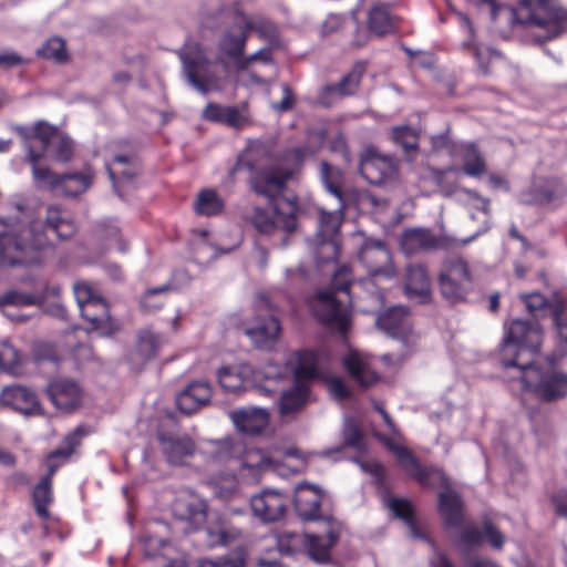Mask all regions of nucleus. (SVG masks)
<instances>
[{
  "label": "nucleus",
  "mask_w": 567,
  "mask_h": 567,
  "mask_svg": "<svg viewBox=\"0 0 567 567\" xmlns=\"http://www.w3.org/2000/svg\"><path fill=\"white\" fill-rule=\"evenodd\" d=\"M76 229L74 220L56 205L47 207L44 220L33 219L20 227L11 218L0 217V267L41 266L43 250L49 245L47 230L60 240H68Z\"/></svg>",
  "instance_id": "obj_1"
},
{
  "label": "nucleus",
  "mask_w": 567,
  "mask_h": 567,
  "mask_svg": "<svg viewBox=\"0 0 567 567\" xmlns=\"http://www.w3.org/2000/svg\"><path fill=\"white\" fill-rule=\"evenodd\" d=\"M383 445L396 457L404 473L422 486H431V478L439 477L445 489L439 493L437 512L446 528H458L464 522V503L461 495L451 489L446 473L436 466H423L410 449L395 443L388 436H380Z\"/></svg>",
  "instance_id": "obj_2"
},
{
  "label": "nucleus",
  "mask_w": 567,
  "mask_h": 567,
  "mask_svg": "<svg viewBox=\"0 0 567 567\" xmlns=\"http://www.w3.org/2000/svg\"><path fill=\"white\" fill-rule=\"evenodd\" d=\"M532 321L528 319H513L504 323V337L498 347L497 355L505 369H516L517 377L512 378V388L522 395L525 404V395L532 391L528 374L532 371Z\"/></svg>",
  "instance_id": "obj_3"
},
{
  "label": "nucleus",
  "mask_w": 567,
  "mask_h": 567,
  "mask_svg": "<svg viewBox=\"0 0 567 567\" xmlns=\"http://www.w3.org/2000/svg\"><path fill=\"white\" fill-rule=\"evenodd\" d=\"M284 161L292 162V167L270 166L255 167L254 163L237 158L235 165L229 169V175L234 176L237 172L247 168L250 171L249 186L257 195L264 196L269 204H275L282 197L280 195L286 190L287 183L301 169L305 161V150L293 147L284 155Z\"/></svg>",
  "instance_id": "obj_4"
},
{
  "label": "nucleus",
  "mask_w": 567,
  "mask_h": 567,
  "mask_svg": "<svg viewBox=\"0 0 567 567\" xmlns=\"http://www.w3.org/2000/svg\"><path fill=\"white\" fill-rule=\"evenodd\" d=\"M43 159V152L29 151V165L38 188L61 193L64 196L75 197L83 194L91 186V177L82 173L56 174L49 167L39 166Z\"/></svg>",
  "instance_id": "obj_5"
},
{
  "label": "nucleus",
  "mask_w": 567,
  "mask_h": 567,
  "mask_svg": "<svg viewBox=\"0 0 567 567\" xmlns=\"http://www.w3.org/2000/svg\"><path fill=\"white\" fill-rule=\"evenodd\" d=\"M272 206L274 216L261 207H255L250 216L251 225L258 233L264 235H271L277 229H281L288 234L293 233L298 227V216L301 213V207L298 197H282Z\"/></svg>",
  "instance_id": "obj_6"
},
{
  "label": "nucleus",
  "mask_w": 567,
  "mask_h": 567,
  "mask_svg": "<svg viewBox=\"0 0 567 567\" xmlns=\"http://www.w3.org/2000/svg\"><path fill=\"white\" fill-rule=\"evenodd\" d=\"M540 309L549 312L557 332L554 350L544 358L547 371H553L557 370L556 367L567 355V322L563 319V315L567 310V298H563L558 292H554L551 298L534 292V312Z\"/></svg>",
  "instance_id": "obj_7"
},
{
  "label": "nucleus",
  "mask_w": 567,
  "mask_h": 567,
  "mask_svg": "<svg viewBox=\"0 0 567 567\" xmlns=\"http://www.w3.org/2000/svg\"><path fill=\"white\" fill-rule=\"evenodd\" d=\"M442 297L451 305L464 302L473 290V276L467 261L451 258L444 261L439 275Z\"/></svg>",
  "instance_id": "obj_8"
},
{
  "label": "nucleus",
  "mask_w": 567,
  "mask_h": 567,
  "mask_svg": "<svg viewBox=\"0 0 567 567\" xmlns=\"http://www.w3.org/2000/svg\"><path fill=\"white\" fill-rule=\"evenodd\" d=\"M308 306L315 319L324 327L336 329L346 336L350 329V318L342 308L334 291L318 290L308 300Z\"/></svg>",
  "instance_id": "obj_9"
},
{
  "label": "nucleus",
  "mask_w": 567,
  "mask_h": 567,
  "mask_svg": "<svg viewBox=\"0 0 567 567\" xmlns=\"http://www.w3.org/2000/svg\"><path fill=\"white\" fill-rule=\"evenodd\" d=\"M156 440L162 455L169 465L184 466L194 457L197 445L193 437L178 430H168L159 425Z\"/></svg>",
  "instance_id": "obj_10"
},
{
  "label": "nucleus",
  "mask_w": 567,
  "mask_h": 567,
  "mask_svg": "<svg viewBox=\"0 0 567 567\" xmlns=\"http://www.w3.org/2000/svg\"><path fill=\"white\" fill-rule=\"evenodd\" d=\"M534 27L546 32L534 33V42L556 38L567 30V9L561 7L559 0H534Z\"/></svg>",
  "instance_id": "obj_11"
},
{
  "label": "nucleus",
  "mask_w": 567,
  "mask_h": 567,
  "mask_svg": "<svg viewBox=\"0 0 567 567\" xmlns=\"http://www.w3.org/2000/svg\"><path fill=\"white\" fill-rule=\"evenodd\" d=\"M188 82L199 92L206 94L217 86L218 78L210 70L213 62L207 58L199 44H195L181 55Z\"/></svg>",
  "instance_id": "obj_12"
},
{
  "label": "nucleus",
  "mask_w": 567,
  "mask_h": 567,
  "mask_svg": "<svg viewBox=\"0 0 567 567\" xmlns=\"http://www.w3.org/2000/svg\"><path fill=\"white\" fill-rule=\"evenodd\" d=\"M328 528L324 534L306 533L301 535V545L309 557L316 564L331 563V549L338 544L341 536L340 524L333 519H327Z\"/></svg>",
  "instance_id": "obj_13"
},
{
  "label": "nucleus",
  "mask_w": 567,
  "mask_h": 567,
  "mask_svg": "<svg viewBox=\"0 0 567 567\" xmlns=\"http://www.w3.org/2000/svg\"><path fill=\"white\" fill-rule=\"evenodd\" d=\"M359 171L372 185H381L394 179L399 172L398 162L380 154L374 147H367L361 156Z\"/></svg>",
  "instance_id": "obj_14"
},
{
  "label": "nucleus",
  "mask_w": 567,
  "mask_h": 567,
  "mask_svg": "<svg viewBox=\"0 0 567 567\" xmlns=\"http://www.w3.org/2000/svg\"><path fill=\"white\" fill-rule=\"evenodd\" d=\"M52 404L62 412H73L82 404L84 390L74 379L56 377L49 381L45 388Z\"/></svg>",
  "instance_id": "obj_15"
},
{
  "label": "nucleus",
  "mask_w": 567,
  "mask_h": 567,
  "mask_svg": "<svg viewBox=\"0 0 567 567\" xmlns=\"http://www.w3.org/2000/svg\"><path fill=\"white\" fill-rule=\"evenodd\" d=\"M241 452L243 467L258 472L267 468L270 465L269 457H267L261 450L255 447L244 449L241 442H236L230 439L224 440L218 444L215 458L218 461H227L236 457Z\"/></svg>",
  "instance_id": "obj_16"
},
{
  "label": "nucleus",
  "mask_w": 567,
  "mask_h": 567,
  "mask_svg": "<svg viewBox=\"0 0 567 567\" xmlns=\"http://www.w3.org/2000/svg\"><path fill=\"white\" fill-rule=\"evenodd\" d=\"M538 370V382L534 384V394L544 402H555L567 395V373L560 370L544 371L536 367L534 361V371Z\"/></svg>",
  "instance_id": "obj_17"
},
{
  "label": "nucleus",
  "mask_w": 567,
  "mask_h": 567,
  "mask_svg": "<svg viewBox=\"0 0 567 567\" xmlns=\"http://www.w3.org/2000/svg\"><path fill=\"white\" fill-rule=\"evenodd\" d=\"M83 436L84 431L80 426H78L71 433L64 436L62 441V446L51 451L47 455L45 463L48 472L45 475L40 477V481L53 485L54 475L56 474L60 467L68 463V461L73 455L75 450L80 446Z\"/></svg>",
  "instance_id": "obj_18"
},
{
  "label": "nucleus",
  "mask_w": 567,
  "mask_h": 567,
  "mask_svg": "<svg viewBox=\"0 0 567 567\" xmlns=\"http://www.w3.org/2000/svg\"><path fill=\"white\" fill-rule=\"evenodd\" d=\"M83 436L84 431L80 426H78L71 433L64 436L62 441V446L51 451L47 455L45 463L48 472L45 475L40 477V481L53 485L54 475L56 474L60 467L68 463V461L73 455L75 450L80 446Z\"/></svg>",
  "instance_id": "obj_19"
},
{
  "label": "nucleus",
  "mask_w": 567,
  "mask_h": 567,
  "mask_svg": "<svg viewBox=\"0 0 567 567\" xmlns=\"http://www.w3.org/2000/svg\"><path fill=\"white\" fill-rule=\"evenodd\" d=\"M202 116L208 122L220 123L235 130L243 128L249 122L247 103L238 107L209 102Z\"/></svg>",
  "instance_id": "obj_20"
},
{
  "label": "nucleus",
  "mask_w": 567,
  "mask_h": 567,
  "mask_svg": "<svg viewBox=\"0 0 567 567\" xmlns=\"http://www.w3.org/2000/svg\"><path fill=\"white\" fill-rule=\"evenodd\" d=\"M212 396L213 389L210 383L204 380H195L178 393L176 405L182 413L192 415L207 405Z\"/></svg>",
  "instance_id": "obj_21"
},
{
  "label": "nucleus",
  "mask_w": 567,
  "mask_h": 567,
  "mask_svg": "<svg viewBox=\"0 0 567 567\" xmlns=\"http://www.w3.org/2000/svg\"><path fill=\"white\" fill-rule=\"evenodd\" d=\"M43 157L48 151L52 152V156L56 162L69 163L74 155V144L70 136L60 131L55 125L45 126L40 132Z\"/></svg>",
  "instance_id": "obj_22"
},
{
  "label": "nucleus",
  "mask_w": 567,
  "mask_h": 567,
  "mask_svg": "<svg viewBox=\"0 0 567 567\" xmlns=\"http://www.w3.org/2000/svg\"><path fill=\"white\" fill-rule=\"evenodd\" d=\"M255 321L256 324L254 327L245 329V334L250 338L256 348L272 349L281 332L279 319L274 313H270L265 317L258 315Z\"/></svg>",
  "instance_id": "obj_23"
},
{
  "label": "nucleus",
  "mask_w": 567,
  "mask_h": 567,
  "mask_svg": "<svg viewBox=\"0 0 567 567\" xmlns=\"http://www.w3.org/2000/svg\"><path fill=\"white\" fill-rule=\"evenodd\" d=\"M82 318L89 322V330L110 336L120 330L118 324L110 315L109 303L104 298L80 309Z\"/></svg>",
  "instance_id": "obj_24"
},
{
  "label": "nucleus",
  "mask_w": 567,
  "mask_h": 567,
  "mask_svg": "<svg viewBox=\"0 0 567 567\" xmlns=\"http://www.w3.org/2000/svg\"><path fill=\"white\" fill-rule=\"evenodd\" d=\"M359 260L370 276H378L391 265V254L382 240L367 239L360 248Z\"/></svg>",
  "instance_id": "obj_25"
},
{
  "label": "nucleus",
  "mask_w": 567,
  "mask_h": 567,
  "mask_svg": "<svg viewBox=\"0 0 567 567\" xmlns=\"http://www.w3.org/2000/svg\"><path fill=\"white\" fill-rule=\"evenodd\" d=\"M322 494L310 483H300L295 489L293 506L302 520H315L320 517Z\"/></svg>",
  "instance_id": "obj_26"
},
{
  "label": "nucleus",
  "mask_w": 567,
  "mask_h": 567,
  "mask_svg": "<svg viewBox=\"0 0 567 567\" xmlns=\"http://www.w3.org/2000/svg\"><path fill=\"white\" fill-rule=\"evenodd\" d=\"M404 291L410 299L414 298L419 303L431 301V279L424 265L411 264L406 267Z\"/></svg>",
  "instance_id": "obj_27"
},
{
  "label": "nucleus",
  "mask_w": 567,
  "mask_h": 567,
  "mask_svg": "<svg viewBox=\"0 0 567 567\" xmlns=\"http://www.w3.org/2000/svg\"><path fill=\"white\" fill-rule=\"evenodd\" d=\"M249 37L241 22L236 19L231 11V24L228 25L223 32L218 41V51L221 55L237 61L241 59L245 52Z\"/></svg>",
  "instance_id": "obj_28"
},
{
  "label": "nucleus",
  "mask_w": 567,
  "mask_h": 567,
  "mask_svg": "<svg viewBox=\"0 0 567 567\" xmlns=\"http://www.w3.org/2000/svg\"><path fill=\"white\" fill-rule=\"evenodd\" d=\"M250 507L255 516L259 517L262 522L272 523L285 516L286 499L278 492L265 491L251 497Z\"/></svg>",
  "instance_id": "obj_29"
},
{
  "label": "nucleus",
  "mask_w": 567,
  "mask_h": 567,
  "mask_svg": "<svg viewBox=\"0 0 567 567\" xmlns=\"http://www.w3.org/2000/svg\"><path fill=\"white\" fill-rule=\"evenodd\" d=\"M0 402L24 414H38L41 411L37 393L22 385L6 386L0 393Z\"/></svg>",
  "instance_id": "obj_30"
},
{
  "label": "nucleus",
  "mask_w": 567,
  "mask_h": 567,
  "mask_svg": "<svg viewBox=\"0 0 567 567\" xmlns=\"http://www.w3.org/2000/svg\"><path fill=\"white\" fill-rule=\"evenodd\" d=\"M491 4L493 21L505 19L512 28L532 22V0H519L516 6L497 4L495 0H482Z\"/></svg>",
  "instance_id": "obj_31"
},
{
  "label": "nucleus",
  "mask_w": 567,
  "mask_h": 567,
  "mask_svg": "<svg viewBox=\"0 0 567 567\" xmlns=\"http://www.w3.org/2000/svg\"><path fill=\"white\" fill-rule=\"evenodd\" d=\"M365 72V62H355L352 69L342 76L338 83L327 84L322 87L320 99L322 104L328 105L326 97L336 95L339 97L352 96L360 87L361 80Z\"/></svg>",
  "instance_id": "obj_32"
},
{
  "label": "nucleus",
  "mask_w": 567,
  "mask_h": 567,
  "mask_svg": "<svg viewBox=\"0 0 567 567\" xmlns=\"http://www.w3.org/2000/svg\"><path fill=\"white\" fill-rule=\"evenodd\" d=\"M172 513L178 520L187 522L197 529L206 519V504L193 495L178 496L172 504Z\"/></svg>",
  "instance_id": "obj_33"
},
{
  "label": "nucleus",
  "mask_w": 567,
  "mask_h": 567,
  "mask_svg": "<svg viewBox=\"0 0 567 567\" xmlns=\"http://www.w3.org/2000/svg\"><path fill=\"white\" fill-rule=\"evenodd\" d=\"M320 179L326 190L338 199V210L341 213L346 210L349 206V195L344 188L343 171L327 161H322L320 163Z\"/></svg>",
  "instance_id": "obj_34"
},
{
  "label": "nucleus",
  "mask_w": 567,
  "mask_h": 567,
  "mask_svg": "<svg viewBox=\"0 0 567 567\" xmlns=\"http://www.w3.org/2000/svg\"><path fill=\"white\" fill-rule=\"evenodd\" d=\"M377 326L393 338H406L411 330L408 308L403 306L389 308L378 316Z\"/></svg>",
  "instance_id": "obj_35"
},
{
  "label": "nucleus",
  "mask_w": 567,
  "mask_h": 567,
  "mask_svg": "<svg viewBox=\"0 0 567 567\" xmlns=\"http://www.w3.org/2000/svg\"><path fill=\"white\" fill-rule=\"evenodd\" d=\"M231 419L238 431L249 435L260 434L269 424V413L261 408L234 411Z\"/></svg>",
  "instance_id": "obj_36"
},
{
  "label": "nucleus",
  "mask_w": 567,
  "mask_h": 567,
  "mask_svg": "<svg viewBox=\"0 0 567 567\" xmlns=\"http://www.w3.org/2000/svg\"><path fill=\"white\" fill-rule=\"evenodd\" d=\"M565 195L566 187L556 177L538 179L534 185V205L553 208L561 203Z\"/></svg>",
  "instance_id": "obj_37"
},
{
  "label": "nucleus",
  "mask_w": 567,
  "mask_h": 567,
  "mask_svg": "<svg viewBox=\"0 0 567 567\" xmlns=\"http://www.w3.org/2000/svg\"><path fill=\"white\" fill-rule=\"evenodd\" d=\"M233 12L238 19L247 34L256 32L261 39H271L277 35L278 29L274 21L262 14L247 16L239 4L234 6Z\"/></svg>",
  "instance_id": "obj_38"
},
{
  "label": "nucleus",
  "mask_w": 567,
  "mask_h": 567,
  "mask_svg": "<svg viewBox=\"0 0 567 567\" xmlns=\"http://www.w3.org/2000/svg\"><path fill=\"white\" fill-rule=\"evenodd\" d=\"M324 353L320 350L306 349L296 353L295 379L299 382L319 378V364Z\"/></svg>",
  "instance_id": "obj_39"
},
{
  "label": "nucleus",
  "mask_w": 567,
  "mask_h": 567,
  "mask_svg": "<svg viewBox=\"0 0 567 567\" xmlns=\"http://www.w3.org/2000/svg\"><path fill=\"white\" fill-rule=\"evenodd\" d=\"M348 374L363 389H368L379 381V375L355 352H351L342 360Z\"/></svg>",
  "instance_id": "obj_40"
},
{
  "label": "nucleus",
  "mask_w": 567,
  "mask_h": 567,
  "mask_svg": "<svg viewBox=\"0 0 567 567\" xmlns=\"http://www.w3.org/2000/svg\"><path fill=\"white\" fill-rule=\"evenodd\" d=\"M401 245L406 254H413L419 250L440 248L441 239L429 229L414 228L404 231Z\"/></svg>",
  "instance_id": "obj_41"
},
{
  "label": "nucleus",
  "mask_w": 567,
  "mask_h": 567,
  "mask_svg": "<svg viewBox=\"0 0 567 567\" xmlns=\"http://www.w3.org/2000/svg\"><path fill=\"white\" fill-rule=\"evenodd\" d=\"M205 534L209 547L226 546L243 537V530L225 519L210 524Z\"/></svg>",
  "instance_id": "obj_42"
},
{
  "label": "nucleus",
  "mask_w": 567,
  "mask_h": 567,
  "mask_svg": "<svg viewBox=\"0 0 567 567\" xmlns=\"http://www.w3.org/2000/svg\"><path fill=\"white\" fill-rule=\"evenodd\" d=\"M309 394V386L296 380L289 390L281 393L279 400L280 414L288 415L302 409L307 403Z\"/></svg>",
  "instance_id": "obj_43"
},
{
  "label": "nucleus",
  "mask_w": 567,
  "mask_h": 567,
  "mask_svg": "<svg viewBox=\"0 0 567 567\" xmlns=\"http://www.w3.org/2000/svg\"><path fill=\"white\" fill-rule=\"evenodd\" d=\"M368 25L377 35H384L398 28V21L386 4H377L369 11Z\"/></svg>",
  "instance_id": "obj_44"
},
{
  "label": "nucleus",
  "mask_w": 567,
  "mask_h": 567,
  "mask_svg": "<svg viewBox=\"0 0 567 567\" xmlns=\"http://www.w3.org/2000/svg\"><path fill=\"white\" fill-rule=\"evenodd\" d=\"M225 209V203L215 189H202L194 202V210L200 216H217Z\"/></svg>",
  "instance_id": "obj_45"
},
{
  "label": "nucleus",
  "mask_w": 567,
  "mask_h": 567,
  "mask_svg": "<svg viewBox=\"0 0 567 567\" xmlns=\"http://www.w3.org/2000/svg\"><path fill=\"white\" fill-rule=\"evenodd\" d=\"M35 54L43 60L52 61L55 64H66L70 61V54L66 49V42L60 37H51L45 40Z\"/></svg>",
  "instance_id": "obj_46"
},
{
  "label": "nucleus",
  "mask_w": 567,
  "mask_h": 567,
  "mask_svg": "<svg viewBox=\"0 0 567 567\" xmlns=\"http://www.w3.org/2000/svg\"><path fill=\"white\" fill-rule=\"evenodd\" d=\"M31 496L35 514L43 520L49 519V507L54 502L53 485L39 480Z\"/></svg>",
  "instance_id": "obj_47"
},
{
  "label": "nucleus",
  "mask_w": 567,
  "mask_h": 567,
  "mask_svg": "<svg viewBox=\"0 0 567 567\" xmlns=\"http://www.w3.org/2000/svg\"><path fill=\"white\" fill-rule=\"evenodd\" d=\"M462 172L471 177H480L487 172L485 158L475 144L468 145L465 150Z\"/></svg>",
  "instance_id": "obj_48"
},
{
  "label": "nucleus",
  "mask_w": 567,
  "mask_h": 567,
  "mask_svg": "<svg viewBox=\"0 0 567 567\" xmlns=\"http://www.w3.org/2000/svg\"><path fill=\"white\" fill-rule=\"evenodd\" d=\"M389 507L395 517L402 519L408 525L413 535H417L419 527L416 523L415 511L409 499L392 497L389 501Z\"/></svg>",
  "instance_id": "obj_49"
},
{
  "label": "nucleus",
  "mask_w": 567,
  "mask_h": 567,
  "mask_svg": "<svg viewBox=\"0 0 567 567\" xmlns=\"http://www.w3.org/2000/svg\"><path fill=\"white\" fill-rule=\"evenodd\" d=\"M158 337L150 331H144L138 337V342L133 355H137L142 361L153 359L159 350Z\"/></svg>",
  "instance_id": "obj_50"
},
{
  "label": "nucleus",
  "mask_w": 567,
  "mask_h": 567,
  "mask_svg": "<svg viewBox=\"0 0 567 567\" xmlns=\"http://www.w3.org/2000/svg\"><path fill=\"white\" fill-rule=\"evenodd\" d=\"M392 140L402 147L404 153L417 151L419 133L408 125L393 127Z\"/></svg>",
  "instance_id": "obj_51"
},
{
  "label": "nucleus",
  "mask_w": 567,
  "mask_h": 567,
  "mask_svg": "<svg viewBox=\"0 0 567 567\" xmlns=\"http://www.w3.org/2000/svg\"><path fill=\"white\" fill-rule=\"evenodd\" d=\"M220 388L227 392H239L245 389V379L234 367H221L217 371Z\"/></svg>",
  "instance_id": "obj_52"
},
{
  "label": "nucleus",
  "mask_w": 567,
  "mask_h": 567,
  "mask_svg": "<svg viewBox=\"0 0 567 567\" xmlns=\"http://www.w3.org/2000/svg\"><path fill=\"white\" fill-rule=\"evenodd\" d=\"M45 126H50V123L47 121H38L34 123L33 126H27V125H16L13 127V131L20 136V138L23 142V145L27 151V155L24 161L29 164V151L30 148L35 151L33 146L31 145L32 140H38L41 142L40 132L44 131Z\"/></svg>",
  "instance_id": "obj_53"
},
{
  "label": "nucleus",
  "mask_w": 567,
  "mask_h": 567,
  "mask_svg": "<svg viewBox=\"0 0 567 567\" xmlns=\"http://www.w3.org/2000/svg\"><path fill=\"white\" fill-rule=\"evenodd\" d=\"M197 567H246V554L243 550H236L215 559H202Z\"/></svg>",
  "instance_id": "obj_54"
},
{
  "label": "nucleus",
  "mask_w": 567,
  "mask_h": 567,
  "mask_svg": "<svg viewBox=\"0 0 567 567\" xmlns=\"http://www.w3.org/2000/svg\"><path fill=\"white\" fill-rule=\"evenodd\" d=\"M38 302V297L32 293L19 292L17 290H9L0 296V308L6 307H27L33 306Z\"/></svg>",
  "instance_id": "obj_55"
},
{
  "label": "nucleus",
  "mask_w": 567,
  "mask_h": 567,
  "mask_svg": "<svg viewBox=\"0 0 567 567\" xmlns=\"http://www.w3.org/2000/svg\"><path fill=\"white\" fill-rule=\"evenodd\" d=\"M351 287V270L348 266H341L333 275L330 286L326 290L344 292L350 295Z\"/></svg>",
  "instance_id": "obj_56"
},
{
  "label": "nucleus",
  "mask_w": 567,
  "mask_h": 567,
  "mask_svg": "<svg viewBox=\"0 0 567 567\" xmlns=\"http://www.w3.org/2000/svg\"><path fill=\"white\" fill-rule=\"evenodd\" d=\"M21 363L19 352L11 346H4L0 350V367L10 372L16 373Z\"/></svg>",
  "instance_id": "obj_57"
},
{
  "label": "nucleus",
  "mask_w": 567,
  "mask_h": 567,
  "mask_svg": "<svg viewBox=\"0 0 567 567\" xmlns=\"http://www.w3.org/2000/svg\"><path fill=\"white\" fill-rule=\"evenodd\" d=\"M74 297L80 309L83 308V306L92 303L95 299L103 298L96 295L92 287L86 282H78L74 285Z\"/></svg>",
  "instance_id": "obj_58"
},
{
  "label": "nucleus",
  "mask_w": 567,
  "mask_h": 567,
  "mask_svg": "<svg viewBox=\"0 0 567 567\" xmlns=\"http://www.w3.org/2000/svg\"><path fill=\"white\" fill-rule=\"evenodd\" d=\"M329 393L338 401L351 398V391L340 377H330L326 381Z\"/></svg>",
  "instance_id": "obj_59"
},
{
  "label": "nucleus",
  "mask_w": 567,
  "mask_h": 567,
  "mask_svg": "<svg viewBox=\"0 0 567 567\" xmlns=\"http://www.w3.org/2000/svg\"><path fill=\"white\" fill-rule=\"evenodd\" d=\"M344 445L358 451L363 449V433L358 424H348L343 432Z\"/></svg>",
  "instance_id": "obj_60"
},
{
  "label": "nucleus",
  "mask_w": 567,
  "mask_h": 567,
  "mask_svg": "<svg viewBox=\"0 0 567 567\" xmlns=\"http://www.w3.org/2000/svg\"><path fill=\"white\" fill-rule=\"evenodd\" d=\"M31 59L22 56L18 52L4 50L0 52V69L10 70L16 66L28 65Z\"/></svg>",
  "instance_id": "obj_61"
},
{
  "label": "nucleus",
  "mask_w": 567,
  "mask_h": 567,
  "mask_svg": "<svg viewBox=\"0 0 567 567\" xmlns=\"http://www.w3.org/2000/svg\"><path fill=\"white\" fill-rule=\"evenodd\" d=\"M167 290H168V286H166V285L158 287V288L148 289L144 293V296L141 298V301H140L141 309L145 312H152V311L158 310L162 307V303L152 301V298L155 295L165 292Z\"/></svg>",
  "instance_id": "obj_62"
},
{
  "label": "nucleus",
  "mask_w": 567,
  "mask_h": 567,
  "mask_svg": "<svg viewBox=\"0 0 567 567\" xmlns=\"http://www.w3.org/2000/svg\"><path fill=\"white\" fill-rule=\"evenodd\" d=\"M460 540L465 545L480 546L485 540L484 532L475 525H470L463 529Z\"/></svg>",
  "instance_id": "obj_63"
},
{
  "label": "nucleus",
  "mask_w": 567,
  "mask_h": 567,
  "mask_svg": "<svg viewBox=\"0 0 567 567\" xmlns=\"http://www.w3.org/2000/svg\"><path fill=\"white\" fill-rule=\"evenodd\" d=\"M484 536L492 547L496 549H501L503 547L504 537L491 520L484 522Z\"/></svg>",
  "instance_id": "obj_64"
}]
</instances>
